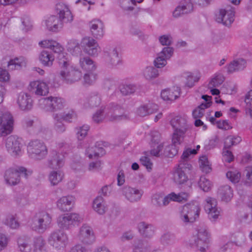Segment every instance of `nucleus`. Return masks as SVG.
Instances as JSON below:
<instances>
[{
  "label": "nucleus",
  "mask_w": 252,
  "mask_h": 252,
  "mask_svg": "<svg viewBox=\"0 0 252 252\" xmlns=\"http://www.w3.org/2000/svg\"><path fill=\"white\" fill-rule=\"evenodd\" d=\"M91 148H88L86 150V155H88L89 158L92 159L94 158H98L100 155L102 156L105 154L104 150L102 148H97L96 147Z\"/></svg>",
  "instance_id": "obj_50"
},
{
  "label": "nucleus",
  "mask_w": 252,
  "mask_h": 252,
  "mask_svg": "<svg viewBox=\"0 0 252 252\" xmlns=\"http://www.w3.org/2000/svg\"><path fill=\"white\" fill-rule=\"evenodd\" d=\"M152 142L153 149L151 150V155L159 157V153L162 151L163 145L161 143H159L160 135L158 132H155V134L152 135Z\"/></svg>",
  "instance_id": "obj_34"
},
{
  "label": "nucleus",
  "mask_w": 252,
  "mask_h": 252,
  "mask_svg": "<svg viewBox=\"0 0 252 252\" xmlns=\"http://www.w3.org/2000/svg\"><path fill=\"white\" fill-rule=\"evenodd\" d=\"M160 242L164 246L173 245L176 242L175 235L170 232L164 233L161 236Z\"/></svg>",
  "instance_id": "obj_48"
},
{
  "label": "nucleus",
  "mask_w": 252,
  "mask_h": 252,
  "mask_svg": "<svg viewBox=\"0 0 252 252\" xmlns=\"http://www.w3.org/2000/svg\"><path fill=\"white\" fill-rule=\"evenodd\" d=\"M186 78H187L186 85L191 88L194 85V82L199 80L200 77L199 75L194 76L191 72H188L186 73Z\"/></svg>",
  "instance_id": "obj_64"
},
{
  "label": "nucleus",
  "mask_w": 252,
  "mask_h": 252,
  "mask_svg": "<svg viewBox=\"0 0 252 252\" xmlns=\"http://www.w3.org/2000/svg\"><path fill=\"white\" fill-rule=\"evenodd\" d=\"M105 59L107 64L111 67H116L122 63L121 57L115 47L112 48L105 52Z\"/></svg>",
  "instance_id": "obj_22"
},
{
  "label": "nucleus",
  "mask_w": 252,
  "mask_h": 252,
  "mask_svg": "<svg viewBox=\"0 0 252 252\" xmlns=\"http://www.w3.org/2000/svg\"><path fill=\"white\" fill-rule=\"evenodd\" d=\"M29 156L32 159L40 160L44 159L48 154V149L45 144L39 140L31 141L27 146Z\"/></svg>",
  "instance_id": "obj_4"
},
{
  "label": "nucleus",
  "mask_w": 252,
  "mask_h": 252,
  "mask_svg": "<svg viewBox=\"0 0 252 252\" xmlns=\"http://www.w3.org/2000/svg\"><path fill=\"white\" fill-rule=\"evenodd\" d=\"M199 163L203 172L207 173L211 171V165L206 156H202L200 158Z\"/></svg>",
  "instance_id": "obj_52"
},
{
  "label": "nucleus",
  "mask_w": 252,
  "mask_h": 252,
  "mask_svg": "<svg viewBox=\"0 0 252 252\" xmlns=\"http://www.w3.org/2000/svg\"><path fill=\"white\" fill-rule=\"evenodd\" d=\"M79 65L81 68L87 72H94L96 68V65L94 61L87 56L80 58Z\"/></svg>",
  "instance_id": "obj_31"
},
{
  "label": "nucleus",
  "mask_w": 252,
  "mask_h": 252,
  "mask_svg": "<svg viewBox=\"0 0 252 252\" xmlns=\"http://www.w3.org/2000/svg\"><path fill=\"white\" fill-rule=\"evenodd\" d=\"M133 252H149V250L144 246V241L141 239H135L132 244Z\"/></svg>",
  "instance_id": "obj_47"
},
{
  "label": "nucleus",
  "mask_w": 252,
  "mask_h": 252,
  "mask_svg": "<svg viewBox=\"0 0 252 252\" xmlns=\"http://www.w3.org/2000/svg\"><path fill=\"white\" fill-rule=\"evenodd\" d=\"M242 141V138L239 136H228L224 143V149H229L231 146L239 144Z\"/></svg>",
  "instance_id": "obj_49"
},
{
  "label": "nucleus",
  "mask_w": 252,
  "mask_h": 252,
  "mask_svg": "<svg viewBox=\"0 0 252 252\" xmlns=\"http://www.w3.org/2000/svg\"><path fill=\"white\" fill-rule=\"evenodd\" d=\"M101 102L100 96L97 92L91 93L87 99V102L84 104L86 107H94L98 106Z\"/></svg>",
  "instance_id": "obj_40"
},
{
  "label": "nucleus",
  "mask_w": 252,
  "mask_h": 252,
  "mask_svg": "<svg viewBox=\"0 0 252 252\" xmlns=\"http://www.w3.org/2000/svg\"><path fill=\"white\" fill-rule=\"evenodd\" d=\"M226 177L233 183H238L240 180L241 173L236 171H229L226 173Z\"/></svg>",
  "instance_id": "obj_59"
},
{
  "label": "nucleus",
  "mask_w": 252,
  "mask_h": 252,
  "mask_svg": "<svg viewBox=\"0 0 252 252\" xmlns=\"http://www.w3.org/2000/svg\"><path fill=\"white\" fill-rule=\"evenodd\" d=\"M4 223L12 229H16L19 226L18 221L15 220V217L13 215L7 216L4 221Z\"/></svg>",
  "instance_id": "obj_63"
},
{
  "label": "nucleus",
  "mask_w": 252,
  "mask_h": 252,
  "mask_svg": "<svg viewBox=\"0 0 252 252\" xmlns=\"http://www.w3.org/2000/svg\"><path fill=\"white\" fill-rule=\"evenodd\" d=\"M180 95V88L174 87L172 89H167L161 92V97L164 100L173 101Z\"/></svg>",
  "instance_id": "obj_30"
},
{
  "label": "nucleus",
  "mask_w": 252,
  "mask_h": 252,
  "mask_svg": "<svg viewBox=\"0 0 252 252\" xmlns=\"http://www.w3.org/2000/svg\"><path fill=\"white\" fill-rule=\"evenodd\" d=\"M52 221L50 215L45 212L36 213L32 218L31 227L32 229L38 233H43L45 231Z\"/></svg>",
  "instance_id": "obj_6"
},
{
  "label": "nucleus",
  "mask_w": 252,
  "mask_h": 252,
  "mask_svg": "<svg viewBox=\"0 0 252 252\" xmlns=\"http://www.w3.org/2000/svg\"><path fill=\"white\" fill-rule=\"evenodd\" d=\"M246 62L244 59H239L231 62L227 67V71L232 73L234 71L244 69L246 67Z\"/></svg>",
  "instance_id": "obj_39"
},
{
  "label": "nucleus",
  "mask_w": 252,
  "mask_h": 252,
  "mask_svg": "<svg viewBox=\"0 0 252 252\" xmlns=\"http://www.w3.org/2000/svg\"><path fill=\"white\" fill-rule=\"evenodd\" d=\"M234 9L231 7L229 9H221L216 14V20L226 26H229L234 20Z\"/></svg>",
  "instance_id": "obj_15"
},
{
  "label": "nucleus",
  "mask_w": 252,
  "mask_h": 252,
  "mask_svg": "<svg viewBox=\"0 0 252 252\" xmlns=\"http://www.w3.org/2000/svg\"><path fill=\"white\" fill-rule=\"evenodd\" d=\"M38 104L40 108L45 111L53 112L63 109L66 102L61 97L50 96L40 98Z\"/></svg>",
  "instance_id": "obj_3"
},
{
  "label": "nucleus",
  "mask_w": 252,
  "mask_h": 252,
  "mask_svg": "<svg viewBox=\"0 0 252 252\" xmlns=\"http://www.w3.org/2000/svg\"><path fill=\"white\" fill-rule=\"evenodd\" d=\"M39 59L40 63L44 66H51L53 64L55 57L51 52L43 50L40 53Z\"/></svg>",
  "instance_id": "obj_37"
},
{
  "label": "nucleus",
  "mask_w": 252,
  "mask_h": 252,
  "mask_svg": "<svg viewBox=\"0 0 252 252\" xmlns=\"http://www.w3.org/2000/svg\"><path fill=\"white\" fill-rule=\"evenodd\" d=\"M143 75L147 80H150L157 78L159 73L156 68L154 66H148L144 70Z\"/></svg>",
  "instance_id": "obj_51"
},
{
  "label": "nucleus",
  "mask_w": 252,
  "mask_h": 252,
  "mask_svg": "<svg viewBox=\"0 0 252 252\" xmlns=\"http://www.w3.org/2000/svg\"><path fill=\"white\" fill-rule=\"evenodd\" d=\"M90 129L89 126L84 125L76 128V136L78 140L81 141L86 136Z\"/></svg>",
  "instance_id": "obj_53"
},
{
  "label": "nucleus",
  "mask_w": 252,
  "mask_h": 252,
  "mask_svg": "<svg viewBox=\"0 0 252 252\" xmlns=\"http://www.w3.org/2000/svg\"><path fill=\"white\" fill-rule=\"evenodd\" d=\"M41 47L49 48L58 54V63L60 68L59 75L62 80L68 84L79 81L82 77V72L70 62L63 47L56 41L46 39L39 42Z\"/></svg>",
  "instance_id": "obj_1"
},
{
  "label": "nucleus",
  "mask_w": 252,
  "mask_h": 252,
  "mask_svg": "<svg viewBox=\"0 0 252 252\" xmlns=\"http://www.w3.org/2000/svg\"><path fill=\"white\" fill-rule=\"evenodd\" d=\"M32 170H27L24 167H19L17 169H8L4 174V179L7 184L15 186L18 184L20 181V174H23L25 178H28L32 174Z\"/></svg>",
  "instance_id": "obj_8"
},
{
  "label": "nucleus",
  "mask_w": 252,
  "mask_h": 252,
  "mask_svg": "<svg viewBox=\"0 0 252 252\" xmlns=\"http://www.w3.org/2000/svg\"><path fill=\"white\" fill-rule=\"evenodd\" d=\"M45 245V241L42 237L35 238L33 240V252H47Z\"/></svg>",
  "instance_id": "obj_44"
},
{
  "label": "nucleus",
  "mask_w": 252,
  "mask_h": 252,
  "mask_svg": "<svg viewBox=\"0 0 252 252\" xmlns=\"http://www.w3.org/2000/svg\"><path fill=\"white\" fill-rule=\"evenodd\" d=\"M46 25L47 29L52 32H57L63 27L62 24L60 22L58 17L52 15L46 21Z\"/></svg>",
  "instance_id": "obj_36"
},
{
  "label": "nucleus",
  "mask_w": 252,
  "mask_h": 252,
  "mask_svg": "<svg viewBox=\"0 0 252 252\" xmlns=\"http://www.w3.org/2000/svg\"><path fill=\"white\" fill-rule=\"evenodd\" d=\"M93 208L99 215H103L106 211L104 199L101 196H97L94 200Z\"/></svg>",
  "instance_id": "obj_43"
},
{
  "label": "nucleus",
  "mask_w": 252,
  "mask_h": 252,
  "mask_svg": "<svg viewBox=\"0 0 252 252\" xmlns=\"http://www.w3.org/2000/svg\"><path fill=\"white\" fill-rule=\"evenodd\" d=\"M179 5L183 9L185 14L190 13L193 10V4L190 0H182Z\"/></svg>",
  "instance_id": "obj_61"
},
{
  "label": "nucleus",
  "mask_w": 252,
  "mask_h": 252,
  "mask_svg": "<svg viewBox=\"0 0 252 252\" xmlns=\"http://www.w3.org/2000/svg\"><path fill=\"white\" fill-rule=\"evenodd\" d=\"M57 170H52L48 175V179L50 183L53 186L57 185L59 183L62 182L63 177V172L58 169Z\"/></svg>",
  "instance_id": "obj_38"
},
{
  "label": "nucleus",
  "mask_w": 252,
  "mask_h": 252,
  "mask_svg": "<svg viewBox=\"0 0 252 252\" xmlns=\"http://www.w3.org/2000/svg\"><path fill=\"white\" fill-rule=\"evenodd\" d=\"M224 77L220 73H216L208 84L209 88H216L220 86L224 82Z\"/></svg>",
  "instance_id": "obj_45"
},
{
  "label": "nucleus",
  "mask_w": 252,
  "mask_h": 252,
  "mask_svg": "<svg viewBox=\"0 0 252 252\" xmlns=\"http://www.w3.org/2000/svg\"><path fill=\"white\" fill-rule=\"evenodd\" d=\"M97 79V74L94 72L86 73L83 77L84 84L86 85L93 84Z\"/></svg>",
  "instance_id": "obj_55"
},
{
  "label": "nucleus",
  "mask_w": 252,
  "mask_h": 252,
  "mask_svg": "<svg viewBox=\"0 0 252 252\" xmlns=\"http://www.w3.org/2000/svg\"><path fill=\"white\" fill-rule=\"evenodd\" d=\"M17 103L22 111H29L33 106V100L31 95L23 92L19 94Z\"/></svg>",
  "instance_id": "obj_21"
},
{
  "label": "nucleus",
  "mask_w": 252,
  "mask_h": 252,
  "mask_svg": "<svg viewBox=\"0 0 252 252\" xmlns=\"http://www.w3.org/2000/svg\"><path fill=\"white\" fill-rule=\"evenodd\" d=\"M192 166L189 163L180 162L178 164V167L174 170L173 171L172 179L174 183L180 186L183 185H187L188 188L189 189L191 186V183L190 182L189 183V178L187 174L191 170Z\"/></svg>",
  "instance_id": "obj_5"
},
{
  "label": "nucleus",
  "mask_w": 252,
  "mask_h": 252,
  "mask_svg": "<svg viewBox=\"0 0 252 252\" xmlns=\"http://www.w3.org/2000/svg\"><path fill=\"white\" fill-rule=\"evenodd\" d=\"M199 188L204 191H209L212 187V184L210 181L206 179L204 176H201L198 182Z\"/></svg>",
  "instance_id": "obj_57"
},
{
  "label": "nucleus",
  "mask_w": 252,
  "mask_h": 252,
  "mask_svg": "<svg viewBox=\"0 0 252 252\" xmlns=\"http://www.w3.org/2000/svg\"><path fill=\"white\" fill-rule=\"evenodd\" d=\"M83 44L84 51L90 56H97L100 52L98 44L92 37L84 38Z\"/></svg>",
  "instance_id": "obj_19"
},
{
  "label": "nucleus",
  "mask_w": 252,
  "mask_h": 252,
  "mask_svg": "<svg viewBox=\"0 0 252 252\" xmlns=\"http://www.w3.org/2000/svg\"><path fill=\"white\" fill-rule=\"evenodd\" d=\"M25 65V62L23 58H16L11 60L8 63V67L10 70L20 69Z\"/></svg>",
  "instance_id": "obj_46"
},
{
  "label": "nucleus",
  "mask_w": 252,
  "mask_h": 252,
  "mask_svg": "<svg viewBox=\"0 0 252 252\" xmlns=\"http://www.w3.org/2000/svg\"><path fill=\"white\" fill-rule=\"evenodd\" d=\"M57 10L59 15V20L62 24L70 23L73 21L72 14L68 7L63 4H59L57 5Z\"/></svg>",
  "instance_id": "obj_20"
},
{
  "label": "nucleus",
  "mask_w": 252,
  "mask_h": 252,
  "mask_svg": "<svg viewBox=\"0 0 252 252\" xmlns=\"http://www.w3.org/2000/svg\"><path fill=\"white\" fill-rule=\"evenodd\" d=\"M173 53V48L165 47L159 53L154 61V64L157 68H162L167 64V60L169 59Z\"/></svg>",
  "instance_id": "obj_18"
},
{
  "label": "nucleus",
  "mask_w": 252,
  "mask_h": 252,
  "mask_svg": "<svg viewBox=\"0 0 252 252\" xmlns=\"http://www.w3.org/2000/svg\"><path fill=\"white\" fill-rule=\"evenodd\" d=\"M50 245L57 249L64 247L68 242L67 234L63 230L58 229L52 232L49 237Z\"/></svg>",
  "instance_id": "obj_9"
},
{
  "label": "nucleus",
  "mask_w": 252,
  "mask_h": 252,
  "mask_svg": "<svg viewBox=\"0 0 252 252\" xmlns=\"http://www.w3.org/2000/svg\"><path fill=\"white\" fill-rule=\"evenodd\" d=\"M210 244L209 235L205 228L196 230V233L189 240L188 245L200 252H206Z\"/></svg>",
  "instance_id": "obj_2"
},
{
  "label": "nucleus",
  "mask_w": 252,
  "mask_h": 252,
  "mask_svg": "<svg viewBox=\"0 0 252 252\" xmlns=\"http://www.w3.org/2000/svg\"><path fill=\"white\" fill-rule=\"evenodd\" d=\"M190 222L195 221L199 216L200 208L198 204H189L184 206Z\"/></svg>",
  "instance_id": "obj_33"
},
{
  "label": "nucleus",
  "mask_w": 252,
  "mask_h": 252,
  "mask_svg": "<svg viewBox=\"0 0 252 252\" xmlns=\"http://www.w3.org/2000/svg\"><path fill=\"white\" fill-rule=\"evenodd\" d=\"M31 91L36 95H46L49 93L48 84L42 81H36L31 82Z\"/></svg>",
  "instance_id": "obj_24"
},
{
  "label": "nucleus",
  "mask_w": 252,
  "mask_h": 252,
  "mask_svg": "<svg viewBox=\"0 0 252 252\" xmlns=\"http://www.w3.org/2000/svg\"><path fill=\"white\" fill-rule=\"evenodd\" d=\"M47 166L52 169H59L62 168L65 162L64 155L57 150L51 149L47 159Z\"/></svg>",
  "instance_id": "obj_13"
},
{
  "label": "nucleus",
  "mask_w": 252,
  "mask_h": 252,
  "mask_svg": "<svg viewBox=\"0 0 252 252\" xmlns=\"http://www.w3.org/2000/svg\"><path fill=\"white\" fill-rule=\"evenodd\" d=\"M17 243L19 249L21 252H31L32 247L27 240L19 238Z\"/></svg>",
  "instance_id": "obj_56"
},
{
  "label": "nucleus",
  "mask_w": 252,
  "mask_h": 252,
  "mask_svg": "<svg viewBox=\"0 0 252 252\" xmlns=\"http://www.w3.org/2000/svg\"><path fill=\"white\" fill-rule=\"evenodd\" d=\"M204 210L212 222H216L220 216V211L217 207V201L213 197H207L204 201Z\"/></svg>",
  "instance_id": "obj_11"
},
{
  "label": "nucleus",
  "mask_w": 252,
  "mask_h": 252,
  "mask_svg": "<svg viewBox=\"0 0 252 252\" xmlns=\"http://www.w3.org/2000/svg\"><path fill=\"white\" fill-rule=\"evenodd\" d=\"M62 120L66 122H71L77 118V115L73 110H70L67 113H58Z\"/></svg>",
  "instance_id": "obj_58"
},
{
  "label": "nucleus",
  "mask_w": 252,
  "mask_h": 252,
  "mask_svg": "<svg viewBox=\"0 0 252 252\" xmlns=\"http://www.w3.org/2000/svg\"><path fill=\"white\" fill-rule=\"evenodd\" d=\"M5 146L7 151L12 156H17L21 154V144L20 139L16 136L11 135L6 140Z\"/></svg>",
  "instance_id": "obj_17"
},
{
  "label": "nucleus",
  "mask_w": 252,
  "mask_h": 252,
  "mask_svg": "<svg viewBox=\"0 0 252 252\" xmlns=\"http://www.w3.org/2000/svg\"><path fill=\"white\" fill-rule=\"evenodd\" d=\"M53 118L54 119V129L58 133H62L66 130L65 125L63 123L62 120L61 119L59 114H53Z\"/></svg>",
  "instance_id": "obj_42"
},
{
  "label": "nucleus",
  "mask_w": 252,
  "mask_h": 252,
  "mask_svg": "<svg viewBox=\"0 0 252 252\" xmlns=\"http://www.w3.org/2000/svg\"><path fill=\"white\" fill-rule=\"evenodd\" d=\"M137 89L136 85L134 84H124L120 87L121 93L125 95L134 93Z\"/></svg>",
  "instance_id": "obj_54"
},
{
  "label": "nucleus",
  "mask_w": 252,
  "mask_h": 252,
  "mask_svg": "<svg viewBox=\"0 0 252 252\" xmlns=\"http://www.w3.org/2000/svg\"><path fill=\"white\" fill-rule=\"evenodd\" d=\"M218 194L222 201L226 202L230 201L233 195L232 189L228 185L221 186L218 189Z\"/></svg>",
  "instance_id": "obj_35"
},
{
  "label": "nucleus",
  "mask_w": 252,
  "mask_h": 252,
  "mask_svg": "<svg viewBox=\"0 0 252 252\" xmlns=\"http://www.w3.org/2000/svg\"><path fill=\"white\" fill-rule=\"evenodd\" d=\"M80 217L76 213H66L59 216L57 223L60 228L63 229H69L80 221Z\"/></svg>",
  "instance_id": "obj_10"
},
{
  "label": "nucleus",
  "mask_w": 252,
  "mask_h": 252,
  "mask_svg": "<svg viewBox=\"0 0 252 252\" xmlns=\"http://www.w3.org/2000/svg\"><path fill=\"white\" fill-rule=\"evenodd\" d=\"M90 31L93 36L96 39L101 38L104 33V25L99 19H94L89 24Z\"/></svg>",
  "instance_id": "obj_25"
},
{
  "label": "nucleus",
  "mask_w": 252,
  "mask_h": 252,
  "mask_svg": "<svg viewBox=\"0 0 252 252\" xmlns=\"http://www.w3.org/2000/svg\"><path fill=\"white\" fill-rule=\"evenodd\" d=\"M244 175L245 176V184L248 186H252V166L246 167Z\"/></svg>",
  "instance_id": "obj_62"
},
{
  "label": "nucleus",
  "mask_w": 252,
  "mask_h": 252,
  "mask_svg": "<svg viewBox=\"0 0 252 252\" xmlns=\"http://www.w3.org/2000/svg\"><path fill=\"white\" fill-rule=\"evenodd\" d=\"M137 228L140 234L144 237L151 238L155 234V227L144 221L140 222L137 225Z\"/></svg>",
  "instance_id": "obj_27"
},
{
  "label": "nucleus",
  "mask_w": 252,
  "mask_h": 252,
  "mask_svg": "<svg viewBox=\"0 0 252 252\" xmlns=\"http://www.w3.org/2000/svg\"><path fill=\"white\" fill-rule=\"evenodd\" d=\"M188 194L185 192H181L178 193L172 192L163 197V204L164 206H166L171 201L181 202L183 200H186Z\"/></svg>",
  "instance_id": "obj_28"
},
{
  "label": "nucleus",
  "mask_w": 252,
  "mask_h": 252,
  "mask_svg": "<svg viewBox=\"0 0 252 252\" xmlns=\"http://www.w3.org/2000/svg\"><path fill=\"white\" fill-rule=\"evenodd\" d=\"M75 201V198L72 195L63 196L57 202L58 208L63 212L70 211Z\"/></svg>",
  "instance_id": "obj_26"
},
{
  "label": "nucleus",
  "mask_w": 252,
  "mask_h": 252,
  "mask_svg": "<svg viewBox=\"0 0 252 252\" xmlns=\"http://www.w3.org/2000/svg\"><path fill=\"white\" fill-rule=\"evenodd\" d=\"M170 125L174 130H186L189 128L187 119L181 116H176L170 121Z\"/></svg>",
  "instance_id": "obj_32"
},
{
  "label": "nucleus",
  "mask_w": 252,
  "mask_h": 252,
  "mask_svg": "<svg viewBox=\"0 0 252 252\" xmlns=\"http://www.w3.org/2000/svg\"><path fill=\"white\" fill-rule=\"evenodd\" d=\"M104 112L105 113L106 119L110 121H118L129 118L128 116L125 114V109L115 103H110L105 107Z\"/></svg>",
  "instance_id": "obj_7"
},
{
  "label": "nucleus",
  "mask_w": 252,
  "mask_h": 252,
  "mask_svg": "<svg viewBox=\"0 0 252 252\" xmlns=\"http://www.w3.org/2000/svg\"><path fill=\"white\" fill-rule=\"evenodd\" d=\"M13 119L8 112L3 113L0 111V133L2 136L10 134L13 130Z\"/></svg>",
  "instance_id": "obj_12"
},
{
  "label": "nucleus",
  "mask_w": 252,
  "mask_h": 252,
  "mask_svg": "<svg viewBox=\"0 0 252 252\" xmlns=\"http://www.w3.org/2000/svg\"><path fill=\"white\" fill-rule=\"evenodd\" d=\"M66 47L67 51L74 56H77L80 55L82 52L79 42L75 39L70 40Z\"/></svg>",
  "instance_id": "obj_41"
},
{
  "label": "nucleus",
  "mask_w": 252,
  "mask_h": 252,
  "mask_svg": "<svg viewBox=\"0 0 252 252\" xmlns=\"http://www.w3.org/2000/svg\"><path fill=\"white\" fill-rule=\"evenodd\" d=\"M186 132V130H174L172 136V146H174L175 148L172 150V156L177 154L178 147L183 142Z\"/></svg>",
  "instance_id": "obj_23"
},
{
  "label": "nucleus",
  "mask_w": 252,
  "mask_h": 252,
  "mask_svg": "<svg viewBox=\"0 0 252 252\" xmlns=\"http://www.w3.org/2000/svg\"><path fill=\"white\" fill-rule=\"evenodd\" d=\"M158 106L153 103H148L140 106L136 110L137 114L140 117H145L155 113Z\"/></svg>",
  "instance_id": "obj_29"
},
{
  "label": "nucleus",
  "mask_w": 252,
  "mask_h": 252,
  "mask_svg": "<svg viewBox=\"0 0 252 252\" xmlns=\"http://www.w3.org/2000/svg\"><path fill=\"white\" fill-rule=\"evenodd\" d=\"M123 195L131 203L139 201L144 194L142 189L134 188L129 186H125L122 189Z\"/></svg>",
  "instance_id": "obj_14"
},
{
  "label": "nucleus",
  "mask_w": 252,
  "mask_h": 252,
  "mask_svg": "<svg viewBox=\"0 0 252 252\" xmlns=\"http://www.w3.org/2000/svg\"><path fill=\"white\" fill-rule=\"evenodd\" d=\"M120 6L125 10L132 11L134 8L131 4L135 5L136 1L135 0H119Z\"/></svg>",
  "instance_id": "obj_60"
},
{
  "label": "nucleus",
  "mask_w": 252,
  "mask_h": 252,
  "mask_svg": "<svg viewBox=\"0 0 252 252\" xmlns=\"http://www.w3.org/2000/svg\"><path fill=\"white\" fill-rule=\"evenodd\" d=\"M78 238L83 244H93L95 241V236L92 227L87 224H83L80 229Z\"/></svg>",
  "instance_id": "obj_16"
}]
</instances>
